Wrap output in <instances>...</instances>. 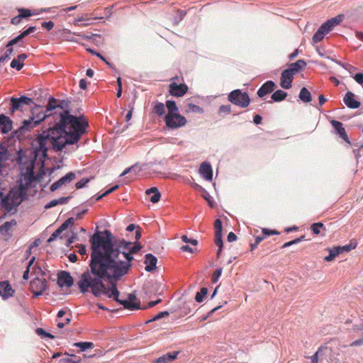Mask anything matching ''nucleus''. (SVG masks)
I'll use <instances>...</instances> for the list:
<instances>
[{"instance_id":"obj_1","label":"nucleus","mask_w":363,"mask_h":363,"mask_svg":"<svg viewBox=\"0 0 363 363\" xmlns=\"http://www.w3.org/2000/svg\"><path fill=\"white\" fill-rule=\"evenodd\" d=\"M104 233L105 237L100 233L91 237V272L87 270L82 274L77 285L82 294L91 289L95 296L104 294L118 300L120 292L113 281L120 279L128 272L133 255L141 249V245L135 243L132 246V242L122 240L113 249L111 232L106 230Z\"/></svg>"},{"instance_id":"obj_2","label":"nucleus","mask_w":363,"mask_h":363,"mask_svg":"<svg viewBox=\"0 0 363 363\" xmlns=\"http://www.w3.org/2000/svg\"><path fill=\"white\" fill-rule=\"evenodd\" d=\"M59 118L58 123L38 135L35 142L43 155L50 148L58 152L77 143L86 132L88 121L84 117L72 116L65 110L59 113Z\"/></svg>"},{"instance_id":"obj_3","label":"nucleus","mask_w":363,"mask_h":363,"mask_svg":"<svg viewBox=\"0 0 363 363\" xmlns=\"http://www.w3.org/2000/svg\"><path fill=\"white\" fill-rule=\"evenodd\" d=\"M57 106V100L53 97L50 98L45 111L39 112L36 116H33L28 120H24L21 127V130L23 133L31 130L42 121L53 116L52 111L56 109Z\"/></svg>"},{"instance_id":"obj_4","label":"nucleus","mask_w":363,"mask_h":363,"mask_svg":"<svg viewBox=\"0 0 363 363\" xmlns=\"http://www.w3.org/2000/svg\"><path fill=\"white\" fill-rule=\"evenodd\" d=\"M57 106V100L53 97L50 98L45 111L39 112L36 116H33L28 120H24L21 127V130L23 133L31 130L42 121L53 116L52 111L56 109Z\"/></svg>"},{"instance_id":"obj_5","label":"nucleus","mask_w":363,"mask_h":363,"mask_svg":"<svg viewBox=\"0 0 363 363\" xmlns=\"http://www.w3.org/2000/svg\"><path fill=\"white\" fill-rule=\"evenodd\" d=\"M342 16L339 15L336 17L332 18L330 20H328L325 23L322 24L313 36V43H317L320 42L324 38V36L330 30H332L335 26H337L342 21Z\"/></svg>"},{"instance_id":"obj_6","label":"nucleus","mask_w":363,"mask_h":363,"mask_svg":"<svg viewBox=\"0 0 363 363\" xmlns=\"http://www.w3.org/2000/svg\"><path fill=\"white\" fill-rule=\"evenodd\" d=\"M120 304L123 305L124 308L134 311V310H138V309H147L148 308H152L156 306L157 303L161 302V299L159 298L157 301H150L147 304V306H140V301H137V297L134 294H130L128 295V300H121L118 298V300H115Z\"/></svg>"},{"instance_id":"obj_7","label":"nucleus","mask_w":363,"mask_h":363,"mask_svg":"<svg viewBox=\"0 0 363 363\" xmlns=\"http://www.w3.org/2000/svg\"><path fill=\"white\" fill-rule=\"evenodd\" d=\"M228 100L233 104L242 108H246L250 103V99L247 92H242L240 89H235L228 95Z\"/></svg>"},{"instance_id":"obj_8","label":"nucleus","mask_w":363,"mask_h":363,"mask_svg":"<svg viewBox=\"0 0 363 363\" xmlns=\"http://www.w3.org/2000/svg\"><path fill=\"white\" fill-rule=\"evenodd\" d=\"M27 194L26 186L22 180L18 181V186L11 189L8 194V197L16 206L21 204Z\"/></svg>"},{"instance_id":"obj_9","label":"nucleus","mask_w":363,"mask_h":363,"mask_svg":"<svg viewBox=\"0 0 363 363\" xmlns=\"http://www.w3.org/2000/svg\"><path fill=\"white\" fill-rule=\"evenodd\" d=\"M166 125L172 129H177L186 123V119L181 114H167L164 117Z\"/></svg>"},{"instance_id":"obj_10","label":"nucleus","mask_w":363,"mask_h":363,"mask_svg":"<svg viewBox=\"0 0 363 363\" xmlns=\"http://www.w3.org/2000/svg\"><path fill=\"white\" fill-rule=\"evenodd\" d=\"M179 77H175L171 79L172 82L169 84V93L171 96L175 97L183 96L188 91V86L185 84H178L174 80H178Z\"/></svg>"},{"instance_id":"obj_11","label":"nucleus","mask_w":363,"mask_h":363,"mask_svg":"<svg viewBox=\"0 0 363 363\" xmlns=\"http://www.w3.org/2000/svg\"><path fill=\"white\" fill-rule=\"evenodd\" d=\"M46 288V280L44 278H35L30 282V290L34 296L42 295Z\"/></svg>"},{"instance_id":"obj_12","label":"nucleus","mask_w":363,"mask_h":363,"mask_svg":"<svg viewBox=\"0 0 363 363\" xmlns=\"http://www.w3.org/2000/svg\"><path fill=\"white\" fill-rule=\"evenodd\" d=\"M75 178V174L74 172H68L66 175L61 177L60 179L54 182L50 186V191H55L57 189L62 187L63 185H65L66 184L70 183L72 180H74Z\"/></svg>"},{"instance_id":"obj_13","label":"nucleus","mask_w":363,"mask_h":363,"mask_svg":"<svg viewBox=\"0 0 363 363\" xmlns=\"http://www.w3.org/2000/svg\"><path fill=\"white\" fill-rule=\"evenodd\" d=\"M73 278L70 276L69 272L66 271H62L58 274L57 284L60 287H70L73 284Z\"/></svg>"},{"instance_id":"obj_14","label":"nucleus","mask_w":363,"mask_h":363,"mask_svg":"<svg viewBox=\"0 0 363 363\" xmlns=\"http://www.w3.org/2000/svg\"><path fill=\"white\" fill-rule=\"evenodd\" d=\"M294 74L291 73L287 69H284L281 74L280 86L283 89H289L291 87V84L294 80Z\"/></svg>"},{"instance_id":"obj_15","label":"nucleus","mask_w":363,"mask_h":363,"mask_svg":"<svg viewBox=\"0 0 363 363\" xmlns=\"http://www.w3.org/2000/svg\"><path fill=\"white\" fill-rule=\"evenodd\" d=\"M332 126L335 130V133L339 135V136L344 140L347 143L350 144V139L347 136L346 130L343 127V124L337 121L332 120L330 121Z\"/></svg>"},{"instance_id":"obj_16","label":"nucleus","mask_w":363,"mask_h":363,"mask_svg":"<svg viewBox=\"0 0 363 363\" xmlns=\"http://www.w3.org/2000/svg\"><path fill=\"white\" fill-rule=\"evenodd\" d=\"M343 101L348 108L352 109L358 108L361 105V103L355 99V95L352 91H347L345 94Z\"/></svg>"},{"instance_id":"obj_17","label":"nucleus","mask_w":363,"mask_h":363,"mask_svg":"<svg viewBox=\"0 0 363 363\" xmlns=\"http://www.w3.org/2000/svg\"><path fill=\"white\" fill-rule=\"evenodd\" d=\"M32 102H33L32 99L28 98L25 96H23L18 99V98H12L11 100V104L13 111L19 109L21 107L23 106V105H29Z\"/></svg>"},{"instance_id":"obj_18","label":"nucleus","mask_w":363,"mask_h":363,"mask_svg":"<svg viewBox=\"0 0 363 363\" xmlns=\"http://www.w3.org/2000/svg\"><path fill=\"white\" fill-rule=\"evenodd\" d=\"M276 87L274 82L269 80L264 83L258 89L257 94L259 97L262 98L267 94L272 92Z\"/></svg>"},{"instance_id":"obj_19","label":"nucleus","mask_w":363,"mask_h":363,"mask_svg":"<svg viewBox=\"0 0 363 363\" xmlns=\"http://www.w3.org/2000/svg\"><path fill=\"white\" fill-rule=\"evenodd\" d=\"M14 294V291L11 288L10 284L8 281L0 282V296L6 299L12 296Z\"/></svg>"},{"instance_id":"obj_20","label":"nucleus","mask_w":363,"mask_h":363,"mask_svg":"<svg viewBox=\"0 0 363 363\" xmlns=\"http://www.w3.org/2000/svg\"><path fill=\"white\" fill-rule=\"evenodd\" d=\"M35 174L33 171V167H30L26 169V172L23 174L22 182L24 181V186H26V189L30 187V184L35 181Z\"/></svg>"},{"instance_id":"obj_21","label":"nucleus","mask_w":363,"mask_h":363,"mask_svg":"<svg viewBox=\"0 0 363 363\" xmlns=\"http://www.w3.org/2000/svg\"><path fill=\"white\" fill-rule=\"evenodd\" d=\"M0 129L3 133H7L12 129L11 120L4 114H0Z\"/></svg>"},{"instance_id":"obj_22","label":"nucleus","mask_w":363,"mask_h":363,"mask_svg":"<svg viewBox=\"0 0 363 363\" xmlns=\"http://www.w3.org/2000/svg\"><path fill=\"white\" fill-rule=\"evenodd\" d=\"M199 172L203 178L208 181H211L213 178V171L209 163L203 162L199 168Z\"/></svg>"},{"instance_id":"obj_23","label":"nucleus","mask_w":363,"mask_h":363,"mask_svg":"<svg viewBox=\"0 0 363 363\" xmlns=\"http://www.w3.org/2000/svg\"><path fill=\"white\" fill-rule=\"evenodd\" d=\"M179 351H174L172 352H167L162 356L159 357L155 360L156 363H169L174 361L177 355L179 354Z\"/></svg>"},{"instance_id":"obj_24","label":"nucleus","mask_w":363,"mask_h":363,"mask_svg":"<svg viewBox=\"0 0 363 363\" xmlns=\"http://www.w3.org/2000/svg\"><path fill=\"white\" fill-rule=\"evenodd\" d=\"M145 270L147 272H152L156 268V264L157 263V259L156 257L152 255V254H147L145 256Z\"/></svg>"},{"instance_id":"obj_25","label":"nucleus","mask_w":363,"mask_h":363,"mask_svg":"<svg viewBox=\"0 0 363 363\" xmlns=\"http://www.w3.org/2000/svg\"><path fill=\"white\" fill-rule=\"evenodd\" d=\"M16 225V220L14 219L4 223L1 225H0V233L3 235H10L11 232Z\"/></svg>"},{"instance_id":"obj_26","label":"nucleus","mask_w":363,"mask_h":363,"mask_svg":"<svg viewBox=\"0 0 363 363\" xmlns=\"http://www.w3.org/2000/svg\"><path fill=\"white\" fill-rule=\"evenodd\" d=\"M28 57L25 53L19 55L17 58H14L11 62V67L16 69L18 71L21 70L24 65V60Z\"/></svg>"},{"instance_id":"obj_27","label":"nucleus","mask_w":363,"mask_h":363,"mask_svg":"<svg viewBox=\"0 0 363 363\" xmlns=\"http://www.w3.org/2000/svg\"><path fill=\"white\" fill-rule=\"evenodd\" d=\"M306 66V62L303 60H298L294 63H291L287 69L294 75L298 73Z\"/></svg>"},{"instance_id":"obj_28","label":"nucleus","mask_w":363,"mask_h":363,"mask_svg":"<svg viewBox=\"0 0 363 363\" xmlns=\"http://www.w3.org/2000/svg\"><path fill=\"white\" fill-rule=\"evenodd\" d=\"M145 194L147 195H150L153 194V195L150 197V200L152 203H157L161 197V194L160 193L157 187H151L146 190Z\"/></svg>"},{"instance_id":"obj_29","label":"nucleus","mask_w":363,"mask_h":363,"mask_svg":"<svg viewBox=\"0 0 363 363\" xmlns=\"http://www.w3.org/2000/svg\"><path fill=\"white\" fill-rule=\"evenodd\" d=\"M36 30L35 26H30L26 30L23 31L18 36L12 39L11 43H20L23 38L28 35L29 34L33 33Z\"/></svg>"},{"instance_id":"obj_30","label":"nucleus","mask_w":363,"mask_h":363,"mask_svg":"<svg viewBox=\"0 0 363 363\" xmlns=\"http://www.w3.org/2000/svg\"><path fill=\"white\" fill-rule=\"evenodd\" d=\"M166 106H167V110H168V113L167 114H170V115L180 114L179 113V109H178V107H177L175 101H171V100L167 101H166Z\"/></svg>"},{"instance_id":"obj_31","label":"nucleus","mask_w":363,"mask_h":363,"mask_svg":"<svg viewBox=\"0 0 363 363\" xmlns=\"http://www.w3.org/2000/svg\"><path fill=\"white\" fill-rule=\"evenodd\" d=\"M286 96L287 93L279 89L272 94L271 99L274 101L279 102L284 100Z\"/></svg>"},{"instance_id":"obj_32","label":"nucleus","mask_w":363,"mask_h":363,"mask_svg":"<svg viewBox=\"0 0 363 363\" xmlns=\"http://www.w3.org/2000/svg\"><path fill=\"white\" fill-rule=\"evenodd\" d=\"M1 203L2 207H4L7 211H12L13 208L16 206L15 204L13 203V202L8 197V196H6L1 199Z\"/></svg>"},{"instance_id":"obj_33","label":"nucleus","mask_w":363,"mask_h":363,"mask_svg":"<svg viewBox=\"0 0 363 363\" xmlns=\"http://www.w3.org/2000/svg\"><path fill=\"white\" fill-rule=\"evenodd\" d=\"M299 98L302 101H303L305 103H308V102L311 101V99H312L311 93L306 87H303L301 89L300 93H299Z\"/></svg>"},{"instance_id":"obj_34","label":"nucleus","mask_w":363,"mask_h":363,"mask_svg":"<svg viewBox=\"0 0 363 363\" xmlns=\"http://www.w3.org/2000/svg\"><path fill=\"white\" fill-rule=\"evenodd\" d=\"M329 255L325 257L324 260L326 262L333 261L337 255H340V250L337 249L336 247L328 249Z\"/></svg>"},{"instance_id":"obj_35","label":"nucleus","mask_w":363,"mask_h":363,"mask_svg":"<svg viewBox=\"0 0 363 363\" xmlns=\"http://www.w3.org/2000/svg\"><path fill=\"white\" fill-rule=\"evenodd\" d=\"M74 346L80 348L82 352L94 347L92 342H75Z\"/></svg>"},{"instance_id":"obj_36","label":"nucleus","mask_w":363,"mask_h":363,"mask_svg":"<svg viewBox=\"0 0 363 363\" xmlns=\"http://www.w3.org/2000/svg\"><path fill=\"white\" fill-rule=\"evenodd\" d=\"M154 104V111L160 116H162L165 112V106L163 103L155 101Z\"/></svg>"},{"instance_id":"obj_37","label":"nucleus","mask_w":363,"mask_h":363,"mask_svg":"<svg viewBox=\"0 0 363 363\" xmlns=\"http://www.w3.org/2000/svg\"><path fill=\"white\" fill-rule=\"evenodd\" d=\"M64 356H67L69 357V363H81L82 358L74 354H70L69 352H65Z\"/></svg>"},{"instance_id":"obj_38","label":"nucleus","mask_w":363,"mask_h":363,"mask_svg":"<svg viewBox=\"0 0 363 363\" xmlns=\"http://www.w3.org/2000/svg\"><path fill=\"white\" fill-rule=\"evenodd\" d=\"M208 293V289L206 287L201 288L200 291L197 292L195 296V300L200 303L203 301L204 297L206 296Z\"/></svg>"},{"instance_id":"obj_39","label":"nucleus","mask_w":363,"mask_h":363,"mask_svg":"<svg viewBox=\"0 0 363 363\" xmlns=\"http://www.w3.org/2000/svg\"><path fill=\"white\" fill-rule=\"evenodd\" d=\"M135 229H136L135 238L138 240L141 238V231L140 227L135 226L134 224H130L126 228V230L129 232L133 231Z\"/></svg>"},{"instance_id":"obj_40","label":"nucleus","mask_w":363,"mask_h":363,"mask_svg":"<svg viewBox=\"0 0 363 363\" xmlns=\"http://www.w3.org/2000/svg\"><path fill=\"white\" fill-rule=\"evenodd\" d=\"M36 334H38L41 338H50L54 339L55 337L51 333H47L43 328H38L35 330Z\"/></svg>"},{"instance_id":"obj_41","label":"nucleus","mask_w":363,"mask_h":363,"mask_svg":"<svg viewBox=\"0 0 363 363\" xmlns=\"http://www.w3.org/2000/svg\"><path fill=\"white\" fill-rule=\"evenodd\" d=\"M320 228L325 230L324 225L320 222L315 223L312 224L311 226V229L312 232L315 235L320 234Z\"/></svg>"},{"instance_id":"obj_42","label":"nucleus","mask_w":363,"mask_h":363,"mask_svg":"<svg viewBox=\"0 0 363 363\" xmlns=\"http://www.w3.org/2000/svg\"><path fill=\"white\" fill-rule=\"evenodd\" d=\"M186 111L194 113H203V110L199 106L193 104H188Z\"/></svg>"},{"instance_id":"obj_43","label":"nucleus","mask_w":363,"mask_h":363,"mask_svg":"<svg viewBox=\"0 0 363 363\" xmlns=\"http://www.w3.org/2000/svg\"><path fill=\"white\" fill-rule=\"evenodd\" d=\"M356 246H357L356 244L355 245L349 244V245H344L342 247H337V249L340 250V254L344 251L349 252L351 250L354 249L356 247Z\"/></svg>"},{"instance_id":"obj_44","label":"nucleus","mask_w":363,"mask_h":363,"mask_svg":"<svg viewBox=\"0 0 363 363\" xmlns=\"http://www.w3.org/2000/svg\"><path fill=\"white\" fill-rule=\"evenodd\" d=\"M262 231L263 235L264 236L265 238L269 235L279 234V232L276 230H269L267 228H262Z\"/></svg>"},{"instance_id":"obj_45","label":"nucleus","mask_w":363,"mask_h":363,"mask_svg":"<svg viewBox=\"0 0 363 363\" xmlns=\"http://www.w3.org/2000/svg\"><path fill=\"white\" fill-rule=\"evenodd\" d=\"M215 234L222 233V222L220 219H216L214 222Z\"/></svg>"},{"instance_id":"obj_46","label":"nucleus","mask_w":363,"mask_h":363,"mask_svg":"<svg viewBox=\"0 0 363 363\" xmlns=\"http://www.w3.org/2000/svg\"><path fill=\"white\" fill-rule=\"evenodd\" d=\"M90 179L87 178H83L80 181L76 183L77 189H82L89 182Z\"/></svg>"},{"instance_id":"obj_47","label":"nucleus","mask_w":363,"mask_h":363,"mask_svg":"<svg viewBox=\"0 0 363 363\" xmlns=\"http://www.w3.org/2000/svg\"><path fill=\"white\" fill-rule=\"evenodd\" d=\"M222 273V269H218L216 271H214L213 275H212V281L213 283H216L220 277Z\"/></svg>"},{"instance_id":"obj_48","label":"nucleus","mask_w":363,"mask_h":363,"mask_svg":"<svg viewBox=\"0 0 363 363\" xmlns=\"http://www.w3.org/2000/svg\"><path fill=\"white\" fill-rule=\"evenodd\" d=\"M12 42V40H11L10 41L8 42V43L6 44V48H7L6 51L5 53H6L7 55H9V56L11 55V54L13 53V46L14 45H16V43H11Z\"/></svg>"},{"instance_id":"obj_49","label":"nucleus","mask_w":363,"mask_h":363,"mask_svg":"<svg viewBox=\"0 0 363 363\" xmlns=\"http://www.w3.org/2000/svg\"><path fill=\"white\" fill-rule=\"evenodd\" d=\"M215 242L218 247H223L222 233L215 234Z\"/></svg>"},{"instance_id":"obj_50","label":"nucleus","mask_w":363,"mask_h":363,"mask_svg":"<svg viewBox=\"0 0 363 363\" xmlns=\"http://www.w3.org/2000/svg\"><path fill=\"white\" fill-rule=\"evenodd\" d=\"M19 14H21V16L23 18H27L32 15L30 11L27 9H21L18 10Z\"/></svg>"},{"instance_id":"obj_51","label":"nucleus","mask_w":363,"mask_h":363,"mask_svg":"<svg viewBox=\"0 0 363 363\" xmlns=\"http://www.w3.org/2000/svg\"><path fill=\"white\" fill-rule=\"evenodd\" d=\"M182 241L186 242V243H190L193 245H196L198 244V241L197 240H195V239H189L188 238V237L185 235H182Z\"/></svg>"},{"instance_id":"obj_52","label":"nucleus","mask_w":363,"mask_h":363,"mask_svg":"<svg viewBox=\"0 0 363 363\" xmlns=\"http://www.w3.org/2000/svg\"><path fill=\"white\" fill-rule=\"evenodd\" d=\"M118 188V185H115L114 186L111 187V189H109L108 190L106 191L103 194H101V196H99L96 200H99L101 199V198H103L104 196H107L108 194L113 192L115 190H116Z\"/></svg>"},{"instance_id":"obj_53","label":"nucleus","mask_w":363,"mask_h":363,"mask_svg":"<svg viewBox=\"0 0 363 363\" xmlns=\"http://www.w3.org/2000/svg\"><path fill=\"white\" fill-rule=\"evenodd\" d=\"M219 112L230 113L231 112V106L230 105H222L220 106Z\"/></svg>"},{"instance_id":"obj_54","label":"nucleus","mask_w":363,"mask_h":363,"mask_svg":"<svg viewBox=\"0 0 363 363\" xmlns=\"http://www.w3.org/2000/svg\"><path fill=\"white\" fill-rule=\"evenodd\" d=\"M55 24L52 21L48 22H43L42 23V27L47 29L48 30H50L53 28Z\"/></svg>"},{"instance_id":"obj_55","label":"nucleus","mask_w":363,"mask_h":363,"mask_svg":"<svg viewBox=\"0 0 363 363\" xmlns=\"http://www.w3.org/2000/svg\"><path fill=\"white\" fill-rule=\"evenodd\" d=\"M61 232L60 230H59L58 229H57L51 235L50 237L49 238V239L48 240V242H51L52 241H54L60 235Z\"/></svg>"},{"instance_id":"obj_56","label":"nucleus","mask_w":363,"mask_h":363,"mask_svg":"<svg viewBox=\"0 0 363 363\" xmlns=\"http://www.w3.org/2000/svg\"><path fill=\"white\" fill-rule=\"evenodd\" d=\"M169 315V312L167 311H162V312H160L158 314H157L152 319V320H159L164 316H168Z\"/></svg>"},{"instance_id":"obj_57","label":"nucleus","mask_w":363,"mask_h":363,"mask_svg":"<svg viewBox=\"0 0 363 363\" xmlns=\"http://www.w3.org/2000/svg\"><path fill=\"white\" fill-rule=\"evenodd\" d=\"M78 248V253L81 255H86V246L84 245H79L77 246Z\"/></svg>"},{"instance_id":"obj_58","label":"nucleus","mask_w":363,"mask_h":363,"mask_svg":"<svg viewBox=\"0 0 363 363\" xmlns=\"http://www.w3.org/2000/svg\"><path fill=\"white\" fill-rule=\"evenodd\" d=\"M354 80L359 84H363V74L357 73L354 77Z\"/></svg>"},{"instance_id":"obj_59","label":"nucleus","mask_w":363,"mask_h":363,"mask_svg":"<svg viewBox=\"0 0 363 363\" xmlns=\"http://www.w3.org/2000/svg\"><path fill=\"white\" fill-rule=\"evenodd\" d=\"M22 18L23 17L21 16V14H18L17 16H15L13 18H11V23L13 25H18L21 21Z\"/></svg>"},{"instance_id":"obj_60","label":"nucleus","mask_w":363,"mask_h":363,"mask_svg":"<svg viewBox=\"0 0 363 363\" xmlns=\"http://www.w3.org/2000/svg\"><path fill=\"white\" fill-rule=\"evenodd\" d=\"M57 205H58L57 200L54 199V200L50 201L48 203H47L45 205V208L48 209V208H52Z\"/></svg>"},{"instance_id":"obj_61","label":"nucleus","mask_w":363,"mask_h":363,"mask_svg":"<svg viewBox=\"0 0 363 363\" xmlns=\"http://www.w3.org/2000/svg\"><path fill=\"white\" fill-rule=\"evenodd\" d=\"M321 348L322 347L319 348L318 350L311 357V363H318V356L321 351Z\"/></svg>"},{"instance_id":"obj_62","label":"nucleus","mask_w":363,"mask_h":363,"mask_svg":"<svg viewBox=\"0 0 363 363\" xmlns=\"http://www.w3.org/2000/svg\"><path fill=\"white\" fill-rule=\"evenodd\" d=\"M236 239H237V236L234 233H233V232L229 233V234L228 235V242L235 241Z\"/></svg>"},{"instance_id":"obj_63","label":"nucleus","mask_w":363,"mask_h":363,"mask_svg":"<svg viewBox=\"0 0 363 363\" xmlns=\"http://www.w3.org/2000/svg\"><path fill=\"white\" fill-rule=\"evenodd\" d=\"M77 239V234L76 233H74L68 240H67V246H69L70 245H72V243H74L75 242V240Z\"/></svg>"},{"instance_id":"obj_64","label":"nucleus","mask_w":363,"mask_h":363,"mask_svg":"<svg viewBox=\"0 0 363 363\" xmlns=\"http://www.w3.org/2000/svg\"><path fill=\"white\" fill-rule=\"evenodd\" d=\"M354 330L356 331H362L363 333V319L361 320V323L359 325H356L354 326Z\"/></svg>"}]
</instances>
